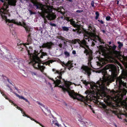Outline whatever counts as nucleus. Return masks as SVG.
Segmentation results:
<instances>
[{
    "instance_id": "20e7f679",
    "label": "nucleus",
    "mask_w": 127,
    "mask_h": 127,
    "mask_svg": "<svg viewBox=\"0 0 127 127\" xmlns=\"http://www.w3.org/2000/svg\"><path fill=\"white\" fill-rule=\"evenodd\" d=\"M0 1L3 3L2 7L0 9V14L3 19L6 20L7 17L10 16L7 9L9 5L15 6L16 3L13 0H0Z\"/></svg>"
},
{
    "instance_id": "69168bd1",
    "label": "nucleus",
    "mask_w": 127,
    "mask_h": 127,
    "mask_svg": "<svg viewBox=\"0 0 127 127\" xmlns=\"http://www.w3.org/2000/svg\"><path fill=\"white\" fill-rule=\"evenodd\" d=\"M14 88H15V89L17 91H18V92H19V90L17 88H16V87H14Z\"/></svg>"
},
{
    "instance_id": "680f3d73",
    "label": "nucleus",
    "mask_w": 127,
    "mask_h": 127,
    "mask_svg": "<svg viewBox=\"0 0 127 127\" xmlns=\"http://www.w3.org/2000/svg\"><path fill=\"white\" fill-rule=\"evenodd\" d=\"M62 44L61 43H60L59 45V46L60 48H62Z\"/></svg>"
},
{
    "instance_id": "49530a36",
    "label": "nucleus",
    "mask_w": 127,
    "mask_h": 127,
    "mask_svg": "<svg viewBox=\"0 0 127 127\" xmlns=\"http://www.w3.org/2000/svg\"><path fill=\"white\" fill-rule=\"evenodd\" d=\"M36 102L39 105L43 107H44L45 108V106L43 105V104L40 103L39 101H37Z\"/></svg>"
},
{
    "instance_id": "f03ea898",
    "label": "nucleus",
    "mask_w": 127,
    "mask_h": 127,
    "mask_svg": "<svg viewBox=\"0 0 127 127\" xmlns=\"http://www.w3.org/2000/svg\"><path fill=\"white\" fill-rule=\"evenodd\" d=\"M84 99L80 100L83 102L84 104L86 106H88L89 108L92 110L93 112L95 113L94 111L93 110V108L89 102H93L95 104L99 105L100 104V102L98 100V99L101 98L97 95L96 92L94 91L91 93L89 95H88L85 97L84 96Z\"/></svg>"
},
{
    "instance_id": "a878e982",
    "label": "nucleus",
    "mask_w": 127,
    "mask_h": 127,
    "mask_svg": "<svg viewBox=\"0 0 127 127\" xmlns=\"http://www.w3.org/2000/svg\"><path fill=\"white\" fill-rule=\"evenodd\" d=\"M84 39H83V40H85V41H86L87 43V45H87L88 43L87 42V40L88 42L90 41V39L91 40V41H92V40L91 38H90L89 36L86 35H84Z\"/></svg>"
},
{
    "instance_id": "cd10ccee",
    "label": "nucleus",
    "mask_w": 127,
    "mask_h": 127,
    "mask_svg": "<svg viewBox=\"0 0 127 127\" xmlns=\"http://www.w3.org/2000/svg\"><path fill=\"white\" fill-rule=\"evenodd\" d=\"M117 43L119 44L118 46V48L119 49H121V47L123 46V43L119 41L117 42Z\"/></svg>"
},
{
    "instance_id": "79ce46f5",
    "label": "nucleus",
    "mask_w": 127,
    "mask_h": 127,
    "mask_svg": "<svg viewBox=\"0 0 127 127\" xmlns=\"http://www.w3.org/2000/svg\"><path fill=\"white\" fill-rule=\"evenodd\" d=\"M27 33H29V32L30 31V29L28 28L27 27H24Z\"/></svg>"
},
{
    "instance_id": "e433bc0d",
    "label": "nucleus",
    "mask_w": 127,
    "mask_h": 127,
    "mask_svg": "<svg viewBox=\"0 0 127 127\" xmlns=\"http://www.w3.org/2000/svg\"><path fill=\"white\" fill-rule=\"evenodd\" d=\"M53 123L54 124L55 126H56L58 127L59 126V124L58 123L56 122V121H52Z\"/></svg>"
},
{
    "instance_id": "09e8293b",
    "label": "nucleus",
    "mask_w": 127,
    "mask_h": 127,
    "mask_svg": "<svg viewBox=\"0 0 127 127\" xmlns=\"http://www.w3.org/2000/svg\"><path fill=\"white\" fill-rule=\"evenodd\" d=\"M29 11L30 12L31 15L32 14H34L36 13L35 12H33L31 10H29Z\"/></svg>"
},
{
    "instance_id": "7ed1b4c3",
    "label": "nucleus",
    "mask_w": 127,
    "mask_h": 127,
    "mask_svg": "<svg viewBox=\"0 0 127 127\" xmlns=\"http://www.w3.org/2000/svg\"><path fill=\"white\" fill-rule=\"evenodd\" d=\"M73 44H75L78 42L80 47L85 49L84 53L88 56V65L91 66V61L93 59L92 51L89 48V46L87 44V43L85 40L81 41L79 39H75L72 40Z\"/></svg>"
},
{
    "instance_id": "7c9ffc66",
    "label": "nucleus",
    "mask_w": 127,
    "mask_h": 127,
    "mask_svg": "<svg viewBox=\"0 0 127 127\" xmlns=\"http://www.w3.org/2000/svg\"><path fill=\"white\" fill-rule=\"evenodd\" d=\"M41 54H42V55L40 56V57H39V59H40L42 58L43 56H44L47 55L46 53H44V52H42Z\"/></svg>"
},
{
    "instance_id": "37998d69",
    "label": "nucleus",
    "mask_w": 127,
    "mask_h": 127,
    "mask_svg": "<svg viewBox=\"0 0 127 127\" xmlns=\"http://www.w3.org/2000/svg\"><path fill=\"white\" fill-rule=\"evenodd\" d=\"M7 100H8L11 103H12V104L14 106H16V104H15L11 100H10L9 99H7Z\"/></svg>"
},
{
    "instance_id": "39448f33",
    "label": "nucleus",
    "mask_w": 127,
    "mask_h": 127,
    "mask_svg": "<svg viewBox=\"0 0 127 127\" xmlns=\"http://www.w3.org/2000/svg\"><path fill=\"white\" fill-rule=\"evenodd\" d=\"M32 54H34V55L33 56H31L30 59L33 62V67L36 69L40 70L41 72L43 73L45 67L43 65H41V60L39 59L38 56V55L40 54V53H38V51L34 50V52Z\"/></svg>"
},
{
    "instance_id": "8fccbe9b",
    "label": "nucleus",
    "mask_w": 127,
    "mask_h": 127,
    "mask_svg": "<svg viewBox=\"0 0 127 127\" xmlns=\"http://www.w3.org/2000/svg\"><path fill=\"white\" fill-rule=\"evenodd\" d=\"M17 108L18 110H20L21 111V113H23V112H24L23 111V110L21 108L18 106H17Z\"/></svg>"
},
{
    "instance_id": "1a4fd4ad",
    "label": "nucleus",
    "mask_w": 127,
    "mask_h": 127,
    "mask_svg": "<svg viewBox=\"0 0 127 127\" xmlns=\"http://www.w3.org/2000/svg\"><path fill=\"white\" fill-rule=\"evenodd\" d=\"M63 69H61L60 70H57L54 68L52 69V71L54 72L55 74H58L59 76H57V77L55 78V80L53 78H49L50 79L52 80L54 82L53 83L55 84V86L56 87L59 86L61 82V79H62V74L64 72V71L62 70Z\"/></svg>"
},
{
    "instance_id": "c756f323",
    "label": "nucleus",
    "mask_w": 127,
    "mask_h": 127,
    "mask_svg": "<svg viewBox=\"0 0 127 127\" xmlns=\"http://www.w3.org/2000/svg\"><path fill=\"white\" fill-rule=\"evenodd\" d=\"M82 119H79L78 120V121L80 122V123L83 126H85V123L82 121Z\"/></svg>"
},
{
    "instance_id": "a18cd8bd",
    "label": "nucleus",
    "mask_w": 127,
    "mask_h": 127,
    "mask_svg": "<svg viewBox=\"0 0 127 127\" xmlns=\"http://www.w3.org/2000/svg\"><path fill=\"white\" fill-rule=\"evenodd\" d=\"M111 18L109 16H107L106 18V20L107 21L110 20Z\"/></svg>"
},
{
    "instance_id": "603ef678",
    "label": "nucleus",
    "mask_w": 127,
    "mask_h": 127,
    "mask_svg": "<svg viewBox=\"0 0 127 127\" xmlns=\"http://www.w3.org/2000/svg\"><path fill=\"white\" fill-rule=\"evenodd\" d=\"M9 20H10L9 19H8V21L9 23V26H10V27H12V26L13 25V23H9Z\"/></svg>"
},
{
    "instance_id": "58836bf2",
    "label": "nucleus",
    "mask_w": 127,
    "mask_h": 127,
    "mask_svg": "<svg viewBox=\"0 0 127 127\" xmlns=\"http://www.w3.org/2000/svg\"><path fill=\"white\" fill-rule=\"evenodd\" d=\"M30 118L31 120L34 121L35 122H36L37 123L39 124V125L40 124V123H39L37 121L35 120V119H33V118L30 117Z\"/></svg>"
},
{
    "instance_id": "4c0bfd02",
    "label": "nucleus",
    "mask_w": 127,
    "mask_h": 127,
    "mask_svg": "<svg viewBox=\"0 0 127 127\" xmlns=\"http://www.w3.org/2000/svg\"><path fill=\"white\" fill-rule=\"evenodd\" d=\"M30 118L31 120L34 121L35 122H36L37 123L39 124V125L40 124V123H39L37 121L35 120V119H33V118L30 117Z\"/></svg>"
},
{
    "instance_id": "b1692460",
    "label": "nucleus",
    "mask_w": 127,
    "mask_h": 127,
    "mask_svg": "<svg viewBox=\"0 0 127 127\" xmlns=\"http://www.w3.org/2000/svg\"><path fill=\"white\" fill-rule=\"evenodd\" d=\"M31 33H29V35L28 36L27 41L28 42V43H29V44L30 43H31L32 42V40L31 37Z\"/></svg>"
},
{
    "instance_id": "9b49d317",
    "label": "nucleus",
    "mask_w": 127,
    "mask_h": 127,
    "mask_svg": "<svg viewBox=\"0 0 127 127\" xmlns=\"http://www.w3.org/2000/svg\"><path fill=\"white\" fill-rule=\"evenodd\" d=\"M81 69L83 73L88 75L89 76L91 74L92 69L87 66L83 65L81 67Z\"/></svg>"
},
{
    "instance_id": "c03bdc74",
    "label": "nucleus",
    "mask_w": 127,
    "mask_h": 127,
    "mask_svg": "<svg viewBox=\"0 0 127 127\" xmlns=\"http://www.w3.org/2000/svg\"><path fill=\"white\" fill-rule=\"evenodd\" d=\"M22 114H24L23 115V116H25V117H27V118H30V117L29 116L26 114H25V113L24 112H23V113H22Z\"/></svg>"
},
{
    "instance_id": "4d7b16f0",
    "label": "nucleus",
    "mask_w": 127,
    "mask_h": 127,
    "mask_svg": "<svg viewBox=\"0 0 127 127\" xmlns=\"http://www.w3.org/2000/svg\"><path fill=\"white\" fill-rule=\"evenodd\" d=\"M10 88V92H12V93H14V94H15L14 93H16L15 92H13L12 90V89L11 88Z\"/></svg>"
},
{
    "instance_id": "5701e85b",
    "label": "nucleus",
    "mask_w": 127,
    "mask_h": 127,
    "mask_svg": "<svg viewBox=\"0 0 127 127\" xmlns=\"http://www.w3.org/2000/svg\"><path fill=\"white\" fill-rule=\"evenodd\" d=\"M9 23H13L14 24H16L17 25H19L20 26L22 25L21 22H19V23H18V22H16L15 20L13 19L11 20H9Z\"/></svg>"
},
{
    "instance_id": "6e6552de",
    "label": "nucleus",
    "mask_w": 127,
    "mask_h": 127,
    "mask_svg": "<svg viewBox=\"0 0 127 127\" xmlns=\"http://www.w3.org/2000/svg\"><path fill=\"white\" fill-rule=\"evenodd\" d=\"M63 69H61L60 70H57L54 68L52 69V71L54 72L55 74H58L59 76H57V77L55 78V80L53 78H49L50 79L52 80L54 82L53 83L55 84V86L56 87L59 86L61 82V79H62V74L64 72V71L62 70Z\"/></svg>"
},
{
    "instance_id": "de8ad7c7",
    "label": "nucleus",
    "mask_w": 127,
    "mask_h": 127,
    "mask_svg": "<svg viewBox=\"0 0 127 127\" xmlns=\"http://www.w3.org/2000/svg\"><path fill=\"white\" fill-rule=\"evenodd\" d=\"M4 77H5V78H6V80H7V81H8V82L11 85H12L14 86L12 84V83H11V82H10L9 81V79H8V78L7 77H6V76H3Z\"/></svg>"
},
{
    "instance_id": "4be33fe9",
    "label": "nucleus",
    "mask_w": 127,
    "mask_h": 127,
    "mask_svg": "<svg viewBox=\"0 0 127 127\" xmlns=\"http://www.w3.org/2000/svg\"><path fill=\"white\" fill-rule=\"evenodd\" d=\"M14 93L15 94V95H16V96H17V97H18L19 98H20V99H22L24 100L26 102H28L29 104H30V102L27 99L24 98V97H23L22 96H20L18 94L16 93Z\"/></svg>"
},
{
    "instance_id": "f8f14e48",
    "label": "nucleus",
    "mask_w": 127,
    "mask_h": 127,
    "mask_svg": "<svg viewBox=\"0 0 127 127\" xmlns=\"http://www.w3.org/2000/svg\"><path fill=\"white\" fill-rule=\"evenodd\" d=\"M54 45V43L52 42H47L46 43L43 44L41 46H39L40 49L42 48H47L48 49H51L52 48V46Z\"/></svg>"
},
{
    "instance_id": "f3484780",
    "label": "nucleus",
    "mask_w": 127,
    "mask_h": 127,
    "mask_svg": "<svg viewBox=\"0 0 127 127\" xmlns=\"http://www.w3.org/2000/svg\"><path fill=\"white\" fill-rule=\"evenodd\" d=\"M25 48L26 50L27 51L28 56L29 57V58H30L31 56H33V55L32 54V47L31 46H29V49L28 47L27 46H25Z\"/></svg>"
},
{
    "instance_id": "a19ab883",
    "label": "nucleus",
    "mask_w": 127,
    "mask_h": 127,
    "mask_svg": "<svg viewBox=\"0 0 127 127\" xmlns=\"http://www.w3.org/2000/svg\"><path fill=\"white\" fill-rule=\"evenodd\" d=\"M1 94L5 98V99H9V98H8L6 96L5 94H4V93H1Z\"/></svg>"
},
{
    "instance_id": "3c124183",
    "label": "nucleus",
    "mask_w": 127,
    "mask_h": 127,
    "mask_svg": "<svg viewBox=\"0 0 127 127\" xmlns=\"http://www.w3.org/2000/svg\"><path fill=\"white\" fill-rule=\"evenodd\" d=\"M49 24L52 26L56 27V24L54 23H52L51 22L49 23Z\"/></svg>"
},
{
    "instance_id": "0eeeda50",
    "label": "nucleus",
    "mask_w": 127,
    "mask_h": 127,
    "mask_svg": "<svg viewBox=\"0 0 127 127\" xmlns=\"http://www.w3.org/2000/svg\"><path fill=\"white\" fill-rule=\"evenodd\" d=\"M115 107L113 105L112 106V108L114 109L113 110H111L110 108H108L107 109V107H106L105 108V111L106 113H112L114 114L115 115L117 116V117L121 119H122L123 117H125L126 118L125 119V121L127 122V113L125 112H125V113H123L122 111H120L115 109Z\"/></svg>"
},
{
    "instance_id": "c85d7f7f",
    "label": "nucleus",
    "mask_w": 127,
    "mask_h": 127,
    "mask_svg": "<svg viewBox=\"0 0 127 127\" xmlns=\"http://www.w3.org/2000/svg\"><path fill=\"white\" fill-rule=\"evenodd\" d=\"M30 72L33 76L37 75V73L36 72L30 71Z\"/></svg>"
},
{
    "instance_id": "338daca9",
    "label": "nucleus",
    "mask_w": 127,
    "mask_h": 127,
    "mask_svg": "<svg viewBox=\"0 0 127 127\" xmlns=\"http://www.w3.org/2000/svg\"><path fill=\"white\" fill-rule=\"evenodd\" d=\"M120 0H117V4H119V1H120Z\"/></svg>"
},
{
    "instance_id": "5fc2aeb1",
    "label": "nucleus",
    "mask_w": 127,
    "mask_h": 127,
    "mask_svg": "<svg viewBox=\"0 0 127 127\" xmlns=\"http://www.w3.org/2000/svg\"><path fill=\"white\" fill-rule=\"evenodd\" d=\"M83 10H78L76 11V12H77L78 13H81L82 12H83Z\"/></svg>"
},
{
    "instance_id": "bb28decb",
    "label": "nucleus",
    "mask_w": 127,
    "mask_h": 127,
    "mask_svg": "<svg viewBox=\"0 0 127 127\" xmlns=\"http://www.w3.org/2000/svg\"><path fill=\"white\" fill-rule=\"evenodd\" d=\"M81 29L80 28H76L75 29H73L72 31L74 32H77V33H81Z\"/></svg>"
},
{
    "instance_id": "aec40b11",
    "label": "nucleus",
    "mask_w": 127,
    "mask_h": 127,
    "mask_svg": "<svg viewBox=\"0 0 127 127\" xmlns=\"http://www.w3.org/2000/svg\"><path fill=\"white\" fill-rule=\"evenodd\" d=\"M54 61H55L53 60H49L45 62L42 63V62L41 61V65H43V66H44L43 65L44 64H45L46 65H48L49 66H50V65H49L50 64L52 63Z\"/></svg>"
},
{
    "instance_id": "774afa93",
    "label": "nucleus",
    "mask_w": 127,
    "mask_h": 127,
    "mask_svg": "<svg viewBox=\"0 0 127 127\" xmlns=\"http://www.w3.org/2000/svg\"><path fill=\"white\" fill-rule=\"evenodd\" d=\"M48 22L47 21H44V23L45 24H46Z\"/></svg>"
},
{
    "instance_id": "473e14b6",
    "label": "nucleus",
    "mask_w": 127,
    "mask_h": 127,
    "mask_svg": "<svg viewBox=\"0 0 127 127\" xmlns=\"http://www.w3.org/2000/svg\"><path fill=\"white\" fill-rule=\"evenodd\" d=\"M69 21L70 22V24L72 25H73L75 23V21L73 20V19H71L69 20Z\"/></svg>"
},
{
    "instance_id": "412c9836",
    "label": "nucleus",
    "mask_w": 127,
    "mask_h": 127,
    "mask_svg": "<svg viewBox=\"0 0 127 127\" xmlns=\"http://www.w3.org/2000/svg\"><path fill=\"white\" fill-rule=\"evenodd\" d=\"M54 61H55L53 60H49L45 62L42 63V62L41 61V65H43V66H44L43 65L44 64H45L46 65H48L49 66H50V65H49L50 64L52 63Z\"/></svg>"
},
{
    "instance_id": "e2e57ef3",
    "label": "nucleus",
    "mask_w": 127,
    "mask_h": 127,
    "mask_svg": "<svg viewBox=\"0 0 127 127\" xmlns=\"http://www.w3.org/2000/svg\"><path fill=\"white\" fill-rule=\"evenodd\" d=\"M69 17H67L66 18V20L68 21H69V20H69Z\"/></svg>"
},
{
    "instance_id": "ea45409f",
    "label": "nucleus",
    "mask_w": 127,
    "mask_h": 127,
    "mask_svg": "<svg viewBox=\"0 0 127 127\" xmlns=\"http://www.w3.org/2000/svg\"><path fill=\"white\" fill-rule=\"evenodd\" d=\"M72 25L74 27L77 28H80L79 25L76 24L75 23Z\"/></svg>"
},
{
    "instance_id": "4468645a",
    "label": "nucleus",
    "mask_w": 127,
    "mask_h": 127,
    "mask_svg": "<svg viewBox=\"0 0 127 127\" xmlns=\"http://www.w3.org/2000/svg\"><path fill=\"white\" fill-rule=\"evenodd\" d=\"M88 30L90 31V33L93 36H95L96 34V30L95 28L93 25H89Z\"/></svg>"
},
{
    "instance_id": "6e6d98bb",
    "label": "nucleus",
    "mask_w": 127,
    "mask_h": 127,
    "mask_svg": "<svg viewBox=\"0 0 127 127\" xmlns=\"http://www.w3.org/2000/svg\"><path fill=\"white\" fill-rule=\"evenodd\" d=\"M98 21L99 22H100V23L102 24H103L104 23V22L102 20H101L100 21L99 20H98Z\"/></svg>"
},
{
    "instance_id": "2eb2a0df",
    "label": "nucleus",
    "mask_w": 127,
    "mask_h": 127,
    "mask_svg": "<svg viewBox=\"0 0 127 127\" xmlns=\"http://www.w3.org/2000/svg\"><path fill=\"white\" fill-rule=\"evenodd\" d=\"M32 3L33 6L36 7V9H40L42 6V4L36 1H32Z\"/></svg>"
},
{
    "instance_id": "864d4df0",
    "label": "nucleus",
    "mask_w": 127,
    "mask_h": 127,
    "mask_svg": "<svg viewBox=\"0 0 127 127\" xmlns=\"http://www.w3.org/2000/svg\"><path fill=\"white\" fill-rule=\"evenodd\" d=\"M91 4L93 7H95V6L94 5V2L93 0L91 2Z\"/></svg>"
},
{
    "instance_id": "13d9d810",
    "label": "nucleus",
    "mask_w": 127,
    "mask_h": 127,
    "mask_svg": "<svg viewBox=\"0 0 127 127\" xmlns=\"http://www.w3.org/2000/svg\"><path fill=\"white\" fill-rule=\"evenodd\" d=\"M72 53L73 55H75L76 54V52L75 50L72 51Z\"/></svg>"
},
{
    "instance_id": "c9c22d12",
    "label": "nucleus",
    "mask_w": 127,
    "mask_h": 127,
    "mask_svg": "<svg viewBox=\"0 0 127 127\" xmlns=\"http://www.w3.org/2000/svg\"><path fill=\"white\" fill-rule=\"evenodd\" d=\"M56 37L57 38L61 39L62 40H64V38L61 36H57Z\"/></svg>"
},
{
    "instance_id": "ddd939ff",
    "label": "nucleus",
    "mask_w": 127,
    "mask_h": 127,
    "mask_svg": "<svg viewBox=\"0 0 127 127\" xmlns=\"http://www.w3.org/2000/svg\"><path fill=\"white\" fill-rule=\"evenodd\" d=\"M109 49L111 53L116 55H118L119 53L118 51L116 50L117 46L114 44H113L112 46L108 45Z\"/></svg>"
},
{
    "instance_id": "72a5a7b5",
    "label": "nucleus",
    "mask_w": 127,
    "mask_h": 127,
    "mask_svg": "<svg viewBox=\"0 0 127 127\" xmlns=\"http://www.w3.org/2000/svg\"><path fill=\"white\" fill-rule=\"evenodd\" d=\"M64 54L66 57H69L70 56L69 53L67 51L64 52Z\"/></svg>"
},
{
    "instance_id": "f257e3e1",
    "label": "nucleus",
    "mask_w": 127,
    "mask_h": 127,
    "mask_svg": "<svg viewBox=\"0 0 127 127\" xmlns=\"http://www.w3.org/2000/svg\"><path fill=\"white\" fill-rule=\"evenodd\" d=\"M110 67V66L107 65L103 68L101 70V73L103 75L102 77V78H100L96 83H94L92 84H90L86 80L83 81V84L86 86H87L88 84H90L92 90L88 95L94 91L96 92L97 95H98L100 93L105 91L107 89L106 85L107 83H111L114 81L115 79H116V84L118 85L120 89L126 86V83L124 82V81L125 78L123 76L117 77L118 73L116 68H114L110 70L109 69Z\"/></svg>"
},
{
    "instance_id": "2f4dec72",
    "label": "nucleus",
    "mask_w": 127,
    "mask_h": 127,
    "mask_svg": "<svg viewBox=\"0 0 127 127\" xmlns=\"http://www.w3.org/2000/svg\"><path fill=\"white\" fill-rule=\"evenodd\" d=\"M95 14H96V16L95 17V19L96 20H97L98 18V17L99 16V14L98 11H96L95 12Z\"/></svg>"
},
{
    "instance_id": "a211bd4d",
    "label": "nucleus",
    "mask_w": 127,
    "mask_h": 127,
    "mask_svg": "<svg viewBox=\"0 0 127 127\" xmlns=\"http://www.w3.org/2000/svg\"><path fill=\"white\" fill-rule=\"evenodd\" d=\"M26 45H29V43H18L17 45L18 46V48H19L20 50L23 51L24 48L25 47Z\"/></svg>"
},
{
    "instance_id": "bf43d9fd",
    "label": "nucleus",
    "mask_w": 127,
    "mask_h": 127,
    "mask_svg": "<svg viewBox=\"0 0 127 127\" xmlns=\"http://www.w3.org/2000/svg\"><path fill=\"white\" fill-rule=\"evenodd\" d=\"M95 45V44L94 42H93V41L92 42L91 46H94Z\"/></svg>"
},
{
    "instance_id": "0e129e2a",
    "label": "nucleus",
    "mask_w": 127,
    "mask_h": 127,
    "mask_svg": "<svg viewBox=\"0 0 127 127\" xmlns=\"http://www.w3.org/2000/svg\"><path fill=\"white\" fill-rule=\"evenodd\" d=\"M98 40H99V42H101V43L102 42V40L100 38H99L98 39Z\"/></svg>"
},
{
    "instance_id": "dca6fc26",
    "label": "nucleus",
    "mask_w": 127,
    "mask_h": 127,
    "mask_svg": "<svg viewBox=\"0 0 127 127\" xmlns=\"http://www.w3.org/2000/svg\"><path fill=\"white\" fill-rule=\"evenodd\" d=\"M97 58L99 59V61L100 62H98L97 63V64L99 66H103L106 64V61L104 59H102L100 60L99 59V57H97Z\"/></svg>"
},
{
    "instance_id": "9d476101",
    "label": "nucleus",
    "mask_w": 127,
    "mask_h": 127,
    "mask_svg": "<svg viewBox=\"0 0 127 127\" xmlns=\"http://www.w3.org/2000/svg\"><path fill=\"white\" fill-rule=\"evenodd\" d=\"M114 96H108L106 98H107V100L108 101L113 100L115 102H117L122 99L123 98V96L122 95H120L118 94L116 95L115 94H114Z\"/></svg>"
},
{
    "instance_id": "6ab92c4d",
    "label": "nucleus",
    "mask_w": 127,
    "mask_h": 127,
    "mask_svg": "<svg viewBox=\"0 0 127 127\" xmlns=\"http://www.w3.org/2000/svg\"><path fill=\"white\" fill-rule=\"evenodd\" d=\"M48 20H54L56 18V16L53 14H49L46 16Z\"/></svg>"
},
{
    "instance_id": "052dcab7",
    "label": "nucleus",
    "mask_w": 127,
    "mask_h": 127,
    "mask_svg": "<svg viewBox=\"0 0 127 127\" xmlns=\"http://www.w3.org/2000/svg\"><path fill=\"white\" fill-rule=\"evenodd\" d=\"M69 67H68V69L69 70H70L71 69V68L73 67V66H69Z\"/></svg>"
},
{
    "instance_id": "f704fd0d",
    "label": "nucleus",
    "mask_w": 127,
    "mask_h": 127,
    "mask_svg": "<svg viewBox=\"0 0 127 127\" xmlns=\"http://www.w3.org/2000/svg\"><path fill=\"white\" fill-rule=\"evenodd\" d=\"M62 29L64 31H67L69 30V29L67 27H62Z\"/></svg>"
},
{
    "instance_id": "393cba45",
    "label": "nucleus",
    "mask_w": 127,
    "mask_h": 127,
    "mask_svg": "<svg viewBox=\"0 0 127 127\" xmlns=\"http://www.w3.org/2000/svg\"><path fill=\"white\" fill-rule=\"evenodd\" d=\"M64 64L65 65V66L67 67L73 66L72 65V63L71 62V61H69L66 64L64 63Z\"/></svg>"
},
{
    "instance_id": "423d86ee",
    "label": "nucleus",
    "mask_w": 127,
    "mask_h": 127,
    "mask_svg": "<svg viewBox=\"0 0 127 127\" xmlns=\"http://www.w3.org/2000/svg\"><path fill=\"white\" fill-rule=\"evenodd\" d=\"M64 84L66 88H65L64 85L59 86H58L62 88L64 93H65L66 92H67L68 93L69 95L73 99H77L79 100L84 99L85 98H84V96L75 93L73 90L69 91L68 90L67 88H69V85L68 83L65 82L64 83Z\"/></svg>"
}]
</instances>
